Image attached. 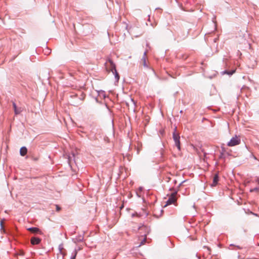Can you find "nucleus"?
<instances>
[{
  "instance_id": "obj_1",
  "label": "nucleus",
  "mask_w": 259,
  "mask_h": 259,
  "mask_svg": "<svg viewBox=\"0 0 259 259\" xmlns=\"http://www.w3.org/2000/svg\"><path fill=\"white\" fill-rule=\"evenodd\" d=\"M241 139L239 136L235 135L233 136L228 142L227 145L229 147H233L240 144Z\"/></svg>"
},
{
  "instance_id": "obj_2",
  "label": "nucleus",
  "mask_w": 259,
  "mask_h": 259,
  "mask_svg": "<svg viewBox=\"0 0 259 259\" xmlns=\"http://www.w3.org/2000/svg\"><path fill=\"white\" fill-rule=\"evenodd\" d=\"M177 192L171 193V195L169 196L168 200H167L166 203L165 205H164V206L168 205L171 204H174L177 201Z\"/></svg>"
},
{
  "instance_id": "obj_3",
  "label": "nucleus",
  "mask_w": 259,
  "mask_h": 259,
  "mask_svg": "<svg viewBox=\"0 0 259 259\" xmlns=\"http://www.w3.org/2000/svg\"><path fill=\"white\" fill-rule=\"evenodd\" d=\"M109 62L111 65V71L114 74L115 78L116 80L118 81L119 79V75L116 69L115 65L113 63V62L111 60H109Z\"/></svg>"
},
{
  "instance_id": "obj_4",
  "label": "nucleus",
  "mask_w": 259,
  "mask_h": 259,
  "mask_svg": "<svg viewBox=\"0 0 259 259\" xmlns=\"http://www.w3.org/2000/svg\"><path fill=\"white\" fill-rule=\"evenodd\" d=\"M176 127L175 128V132L173 133L172 136L175 142V145L177 146L178 149L180 150L181 146H180V136L178 134L176 133Z\"/></svg>"
},
{
  "instance_id": "obj_5",
  "label": "nucleus",
  "mask_w": 259,
  "mask_h": 259,
  "mask_svg": "<svg viewBox=\"0 0 259 259\" xmlns=\"http://www.w3.org/2000/svg\"><path fill=\"white\" fill-rule=\"evenodd\" d=\"M142 63L143 66L145 68H148V66L146 63V52H145L143 56L141 59Z\"/></svg>"
},
{
  "instance_id": "obj_6",
  "label": "nucleus",
  "mask_w": 259,
  "mask_h": 259,
  "mask_svg": "<svg viewBox=\"0 0 259 259\" xmlns=\"http://www.w3.org/2000/svg\"><path fill=\"white\" fill-rule=\"evenodd\" d=\"M13 106L14 109L15 114H20L22 112V109L21 108H18L15 103H13Z\"/></svg>"
},
{
  "instance_id": "obj_7",
  "label": "nucleus",
  "mask_w": 259,
  "mask_h": 259,
  "mask_svg": "<svg viewBox=\"0 0 259 259\" xmlns=\"http://www.w3.org/2000/svg\"><path fill=\"white\" fill-rule=\"evenodd\" d=\"M41 240L36 237H32L31 239V243L33 245L38 244L40 243Z\"/></svg>"
},
{
  "instance_id": "obj_8",
  "label": "nucleus",
  "mask_w": 259,
  "mask_h": 259,
  "mask_svg": "<svg viewBox=\"0 0 259 259\" xmlns=\"http://www.w3.org/2000/svg\"><path fill=\"white\" fill-rule=\"evenodd\" d=\"M219 178L218 174H216L214 175L213 179V182L211 184V186H215L219 182Z\"/></svg>"
},
{
  "instance_id": "obj_9",
  "label": "nucleus",
  "mask_w": 259,
  "mask_h": 259,
  "mask_svg": "<svg viewBox=\"0 0 259 259\" xmlns=\"http://www.w3.org/2000/svg\"><path fill=\"white\" fill-rule=\"evenodd\" d=\"M5 221V219H1L0 221L1 231L2 233H6V230L4 228V224Z\"/></svg>"
},
{
  "instance_id": "obj_10",
  "label": "nucleus",
  "mask_w": 259,
  "mask_h": 259,
  "mask_svg": "<svg viewBox=\"0 0 259 259\" xmlns=\"http://www.w3.org/2000/svg\"><path fill=\"white\" fill-rule=\"evenodd\" d=\"M28 230L29 231H30L31 232L34 233H37L41 234V233L38 228H35V227L30 228L28 229Z\"/></svg>"
},
{
  "instance_id": "obj_11",
  "label": "nucleus",
  "mask_w": 259,
  "mask_h": 259,
  "mask_svg": "<svg viewBox=\"0 0 259 259\" xmlns=\"http://www.w3.org/2000/svg\"><path fill=\"white\" fill-rule=\"evenodd\" d=\"M27 149L25 147H22L20 150V154L21 156H24L26 154Z\"/></svg>"
},
{
  "instance_id": "obj_12",
  "label": "nucleus",
  "mask_w": 259,
  "mask_h": 259,
  "mask_svg": "<svg viewBox=\"0 0 259 259\" xmlns=\"http://www.w3.org/2000/svg\"><path fill=\"white\" fill-rule=\"evenodd\" d=\"M146 238L145 236V238H144V239L141 242L140 244L139 245V247L141 246L142 245H144L145 244V242H146Z\"/></svg>"
},
{
  "instance_id": "obj_13",
  "label": "nucleus",
  "mask_w": 259,
  "mask_h": 259,
  "mask_svg": "<svg viewBox=\"0 0 259 259\" xmlns=\"http://www.w3.org/2000/svg\"><path fill=\"white\" fill-rule=\"evenodd\" d=\"M259 191V188H255L253 189H251L250 190L251 192H253V191Z\"/></svg>"
},
{
  "instance_id": "obj_14",
  "label": "nucleus",
  "mask_w": 259,
  "mask_h": 259,
  "mask_svg": "<svg viewBox=\"0 0 259 259\" xmlns=\"http://www.w3.org/2000/svg\"><path fill=\"white\" fill-rule=\"evenodd\" d=\"M19 254L21 255H24V252L23 251H21Z\"/></svg>"
},
{
  "instance_id": "obj_15",
  "label": "nucleus",
  "mask_w": 259,
  "mask_h": 259,
  "mask_svg": "<svg viewBox=\"0 0 259 259\" xmlns=\"http://www.w3.org/2000/svg\"><path fill=\"white\" fill-rule=\"evenodd\" d=\"M136 215H138V213H137L136 212H135V213H133V214H132V217H134V216H135Z\"/></svg>"
},
{
  "instance_id": "obj_16",
  "label": "nucleus",
  "mask_w": 259,
  "mask_h": 259,
  "mask_svg": "<svg viewBox=\"0 0 259 259\" xmlns=\"http://www.w3.org/2000/svg\"><path fill=\"white\" fill-rule=\"evenodd\" d=\"M56 206L57 210H59L60 209V208L58 205H56Z\"/></svg>"
},
{
  "instance_id": "obj_17",
  "label": "nucleus",
  "mask_w": 259,
  "mask_h": 259,
  "mask_svg": "<svg viewBox=\"0 0 259 259\" xmlns=\"http://www.w3.org/2000/svg\"><path fill=\"white\" fill-rule=\"evenodd\" d=\"M76 254V252H75L74 255L71 257V259H75Z\"/></svg>"
},
{
  "instance_id": "obj_18",
  "label": "nucleus",
  "mask_w": 259,
  "mask_h": 259,
  "mask_svg": "<svg viewBox=\"0 0 259 259\" xmlns=\"http://www.w3.org/2000/svg\"><path fill=\"white\" fill-rule=\"evenodd\" d=\"M47 50H48V52H47V53H48V54H49V53H50V50H49V49H47Z\"/></svg>"
},
{
  "instance_id": "obj_19",
  "label": "nucleus",
  "mask_w": 259,
  "mask_h": 259,
  "mask_svg": "<svg viewBox=\"0 0 259 259\" xmlns=\"http://www.w3.org/2000/svg\"><path fill=\"white\" fill-rule=\"evenodd\" d=\"M102 93H103V94H104V98H105V95H104V92H102Z\"/></svg>"
},
{
  "instance_id": "obj_20",
  "label": "nucleus",
  "mask_w": 259,
  "mask_h": 259,
  "mask_svg": "<svg viewBox=\"0 0 259 259\" xmlns=\"http://www.w3.org/2000/svg\"><path fill=\"white\" fill-rule=\"evenodd\" d=\"M234 72V71H233L231 73V74H233V73Z\"/></svg>"
}]
</instances>
